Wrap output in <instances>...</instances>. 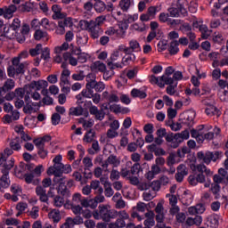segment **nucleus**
<instances>
[{
  "instance_id": "nucleus-54",
  "label": "nucleus",
  "mask_w": 228,
  "mask_h": 228,
  "mask_svg": "<svg viewBox=\"0 0 228 228\" xmlns=\"http://www.w3.org/2000/svg\"><path fill=\"white\" fill-rule=\"evenodd\" d=\"M141 169H142V166H140V164L138 163H135L132 166L130 169V174H132V175H136L137 174H140Z\"/></svg>"
},
{
  "instance_id": "nucleus-6",
  "label": "nucleus",
  "mask_w": 228,
  "mask_h": 228,
  "mask_svg": "<svg viewBox=\"0 0 228 228\" xmlns=\"http://www.w3.org/2000/svg\"><path fill=\"white\" fill-rule=\"evenodd\" d=\"M122 58V54H118V52H113L110 58L107 60V65L110 70L115 69H122V63L118 61Z\"/></svg>"
},
{
  "instance_id": "nucleus-41",
  "label": "nucleus",
  "mask_w": 228,
  "mask_h": 228,
  "mask_svg": "<svg viewBox=\"0 0 228 228\" xmlns=\"http://www.w3.org/2000/svg\"><path fill=\"white\" fill-rule=\"evenodd\" d=\"M106 20V18L104 16H99L95 19V20H91L88 21L89 24L96 25L98 28H101L102 24H104V21Z\"/></svg>"
},
{
  "instance_id": "nucleus-22",
  "label": "nucleus",
  "mask_w": 228,
  "mask_h": 228,
  "mask_svg": "<svg viewBox=\"0 0 228 228\" xmlns=\"http://www.w3.org/2000/svg\"><path fill=\"white\" fill-rule=\"evenodd\" d=\"M128 45V53H140V51H142L140 43H138L135 39L129 41Z\"/></svg>"
},
{
  "instance_id": "nucleus-45",
  "label": "nucleus",
  "mask_w": 228,
  "mask_h": 228,
  "mask_svg": "<svg viewBox=\"0 0 228 228\" xmlns=\"http://www.w3.org/2000/svg\"><path fill=\"white\" fill-rule=\"evenodd\" d=\"M69 49V43L64 42L61 46H56L54 48V52L56 53V54H61V53H63V51H67Z\"/></svg>"
},
{
  "instance_id": "nucleus-26",
  "label": "nucleus",
  "mask_w": 228,
  "mask_h": 228,
  "mask_svg": "<svg viewBox=\"0 0 228 228\" xmlns=\"http://www.w3.org/2000/svg\"><path fill=\"white\" fill-rule=\"evenodd\" d=\"M2 176H0V184L2 188H10L11 181H10V173L5 172L2 173Z\"/></svg>"
},
{
  "instance_id": "nucleus-32",
  "label": "nucleus",
  "mask_w": 228,
  "mask_h": 228,
  "mask_svg": "<svg viewBox=\"0 0 228 228\" xmlns=\"http://www.w3.org/2000/svg\"><path fill=\"white\" fill-rule=\"evenodd\" d=\"M48 216L51 220H53V224H58L60 220H61V215L58 210H53L48 214Z\"/></svg>"
},
{
  "instance_id": "nucleus-20",
  "label": "nucleus",
  "mask_w": 228,
  "mask_h": 228,
  "mask_svg": "<svg viewBox=\"0 0 228 228\" xmlns=\"http://www.w3.org/2000/svg\"><path fill=\"white\" fill-rule=\"evenodd\" d=\"M17 12V6L15 4H10L9 6H4V18L12 19L13 13Z\"/></svg>"
},
{
  "instance_id": "nucleus-49",
  "label": "nucleus",
  "mask_w": 228,
  "mask_h": 228,
  "mask_svg": "<svg viewBox=\"0 0 228 228\" xmlns=\"http://www.w3.org/2000/svg\"><path fill=\"white\" fill-rule=\"evenodd\" d=\"M117 218H119V220H123L124 222H126V220H129V214H127L126 210L117 211Z\"/></svg>"
},
{
  "instance_id": "nucleus-11",
  "label": "nucleus",
  "mask_w": 228,
  "mask_h": 228,
  "mask_svg": "<svg viewBox=\"0 0 228 228\" xmlns=\"http://www.w3.org/2000/svg\"><path fill=\"white\" fill-rule=\"evenodd\" d=\"M188 138H190V131H188V129H185L181 133L175 134L174 149H177V147H179V143H183V142H184V140H188Z\"/></svg>"
},
{
  "instance_id": "nucleus-31",
  "label": "nucleus",
  "mask_w": 228,
  "mask_h": 228,
  "mask_svg": "<svg viewBox=\"0 0 228 228\" xmlns=\"http://www.w3.org/2000/svg\"><path fill=\"white\" fill-rule=\"evenodd\" d=\"M92 70H98L99 72H106V64L103 62L97 61L94 62L93 66L91 67Z\"/></svg>"
},
{
  "instance_id": "nucleus-18",
  "label": "nucleus",
  "mask_w": 228,
  "mask_h": 228,
  "mask_svg": "<svg viewBox=\"0 0 228 228\" xmlns=\"http://www.w3.org/2000/svg\"><path fill=\"white\" fill-rule=\"evenodd\" d=\"M86 88H87V90H95V86L97 85V82L95 81V75H94V73H89L86 76Z\"/></svg>"
},
{
  "instance_id": "nucleus-44",
  "label": "nucleus",
  "mask_w": 228,
  "mask_h": 228,
  "mask_svg": "<svg viewBox=\"0 0 228 228\" xmlns=\"http://www.w3.org/2000/svg\"><path fill=\"white\" fill-rule=\"evenodd\" d=\"M59 26H63L64 28H72V19L71 18H65L63 20H60L58 22Z\"/></svg>"
},
{
  "instance_id": "nucleus-64",
  "label": "nucleus",
  "mask_w": 228,
  "mask_h": 228,
  "mask_svg": "<svg viewBox=\"0 0 228 228\" xmlns=\"http://www.w3.org/2000/svg\"><path fill=\"white\" fill-rule=\"evenodd\" d=\"M178 174H182L183 175H186L188 174V169L186 168V166L183 164H180L176 168Z\"/></svg>"
},
{
  "instance_id": "nucleus-24",
  "label": "nucleus",
  "mask_w": 228,
  "mask_h": 228,
  "mask_svg": "<svg viewBox=\"0 0 228 228\" xmlns=\"http://www.w3.org/2000/svg\"><path fill=\"white\" fill-rule=\"evenodd\" d=\"M205 113L208 117H214V115H217V117L220 116V110H218V108L212 104H207Z\"/></svg>"
},
{
  "instance_id": "nucleus-35",
  "label": "nucleus",
  "mask_w": 228,
  "mask_h": 228,
  "mask_svg": "<svg viewBox=\"0 0 228 228\" xmlns=\"http://www.w3.org/2000/svg\"><path fill=\"white\" fill-rule=\"evenodd\" d=\"M150 83H151V85H157L159 86V88H165V83L161 82V77H158L154 75H151L150 77Z\"/></svg>"
},
{
  "instance_id": "nucleus-59",
  "label": "nucleus",
  "mask_w": 228,
  "mask_h": 228,
  "mask_svg": "<svg viewBox=\"0 0 228 228\" xmlns=\"http://www.w3.org/2000/svg\"><path fill=\"white\" fill-rule=\"evenodd\" d=\"M80 94L84 95L86 99H92V97H94V90L88 89L86 87Z\"/></svg>"
},
{
  "instance_id": "nucleus-58",
  "label": "nucleus",
  "mask_w": 228,
  "mask_h": 228,
  "mask_svg": "<svg viewBox=\"0 0 228 228\" xmlns=\"http://www.w3.org/2000/svg\"><path fill=\"white\" fill-rule=\"evenodd\" d=\"M160 79L161 83H164L165 85H169V86L174 85V77H169L163 75L162 77H160Z\"/></svg>"
},
{
  "instance_id": "nucleus-63",
  "label": "nucleus",
  "mask_w": 228,
  "mask_h": 228,
  "mask_svg": "<svg viewBox=\"0 0 228 228\" xmlns=\"http://www.w3.org/2000/svg\"><path fill=\"white\" fill-rule=\"evenodd\" d=\"M39 8L43 12V13L47 14L49 12V6L45 1H42L39 3Z\"/></svg>"
},
{
  "instance_id": "nucleus-17",
  "label": "nucleus",
  "mask_w": 228,
  "mask_h": 228,
  "mask_svg": "<svg viewBox=\"0 0 228 228\" xmlns=\"http://www.w3.org/2000/svg\"><path fill=\"white\" fill-rule=\"evenodd\" d=\"M15 88V81L13 79H7L4 86L0 87V95L2 94H6L7 92H10V90H13Z\"/></svg>"
},
{
  "instance_id": "nucleus-25",
  "label": "nucleus",
  "mask_w": 228,
  "mask_h": 228,
  "mask_svg": "<svg viewBox=\"0 0 228 228\" xmlns=\"http://www.w3.org/2000/svg\"><path fill=\"white\" fill-rule=\"evenodd\" d=\"M58 193L62 195L64 198L70 197V190H69V187L65 184L64 182H61L59 184Z\"/></svg>"
},
{
  "instance_id": "nucleus-55",
  "label": "nucleus",
  "mask_w": 228,
  "mask_h": 228,
  "mask_svg": "<svg viewBox=\"0 0 228 228\" xmlns=\"http://www.w3.org/2000/svg\"><path fill=\"white\" fill-rule=\"evenodd\" d=\"M146 13L149 14L151 19H155L156 13H158V7L157 6L149 7Z\"/></svg>"
},
{
  "instance_id": "nucleus-56",
  "label": "nucleus",
  "mask_w": 228,
  "mask_h": 228,
  "mask_svg": "<svg viewBox=\"0 0 228 228\" xmlns=\"http://www.w3.org/2000/svg\"><path fill=\"white\" fill-rule=\"evenodd\" d=\"M48 83L45 80L36 81V90H42V88H47Z\"/></svg>"
},
{
  "instance_id": "nucleus-43",
  "label": "nucleus",
  "mask_w": 228,
  "mask_h": 228,
  "mask_svg": "<svg viewBox=\"0 0 228 228\" xmlns=\"http://www.w3.org/2000/svg\"><path fill=\"white\" fill-rule=\"evenodd\" d=\"M41 58L42 60H45V61H47L48 60H51V50L49 47H45L41 50Z\"/></svg>"
},
{
  "instance_id": "nucleus-52",
  "label": "nucleus",
  "mask_w": 228,
  "mask_h": 228,
  "mask_svg": "<svg viewBox=\"0 0 228 228\" xmlns=\"http://www.w3.org/2000/svg\"><path fill=\"white\" fill-rule=\"evenodd\" d=\"M109 110L113 113H122L124 111V110H122V107L118 104L110 105Z\"/></svg>"
},
{
  "instance_id": "nucleus-2",
  "label": "nucleus",
  "mask_w": 228,
  "mask_h": 228,
  "mask_svg": "<svg viewBox=\"0 0 228 228\" xmlns=\"http://www.w3.org/2000/svg\"><path fill=\"white\" fill-rule=\"evenodd\" d=\"M99 210H94L93 212V216L94 220H102V222H110L117 218V210L110 209L106 205L99 206Z\"/></svg>"
},
{
  "instance_id": "nucleus-14",
  "label": "nucleus",
  "mask_w": 228,
  "mask_h": 228,
  "mask_svg": "<svg viewBox=\"0 0 228 228\" xmlns=\"http://www.w3.org/2000/svg\"><path fill=\"white\" fill-rule=\"evenodd\" d=\"M52 12H53V14L52 15V19H53V20L65 19V17H67L66 13L61 12V7L58 4H53L52 6Z\"/></svg>"
},
{
  "instance_id": "nucleus-38",
  "label": "nucleus",
  "mask_w": 228,
  "mask_h": 228,
  "mask_svg": "<svg viewBox=\"0 0 228 228\" xmlns=\"http://www.w3.org/2000/svg\"><path fill=\"white\" fill-rule=\"evenodd\" d=\"M210 191H212L213 195H215V199H220V184L218 183H212Z\"/></svg>"
},
{
  "instance_id": "nucleus-48",
  "label": "nucleus",
  "mask_w": 228,
  "mask_h": 228,
  "mask_svg": "<svg viewBox=\"0 0 228 228\" xmlns=\"http://www.w3.org/2000/svg\"><path fill=\"white\" fill-rule=\"evenodd\" d=\"M76 99L77 106H81V104H84V106H88V104H86L88 101H85L86 97H85L81 93L76 96Z\"/></svg>"
},
{
  "instance_id": "nucleus-5",
  "label": "nucleus",
  "mask_w": 228,
  "mask_h": 228,
  "mask_svg": "<svg viewBox=\"0 0 228 228\" xmlns=\"http://www.w3.org/2000/svg\"><path fill=\"white\" fill-rule=\"evenodd\" d=\"M224 156V152L222 151H199L197 153V158L200 159V161H203L205 165H209L212 161L216 163V161H218Z\"/></svg>"
},
{
  "instance_id": "nucleus-15",
  "label": "nucleus",
  "mask_w": 228,
  "mask_h": 228,
  "mask_svg": "<svg viewBox=\"0 0 228 228\" xmlns=\"http://www.w3.org/2000/svg\"><path fill=\"white\" fill-rule=\"evenodd\" d=\"M36 194L37 197H39V200L41 202H48L49 198L47 196V191L45 188L42 187V185H39L36 188Z\"/></svg>"
},
{
  "instance_id": "nucleus-13",
  "label": "nucleus",
  "mask_w": 228,
  "mask_h": 228,
  "mask_svg": "<svg viewBox=\"0 0 228 228\" xmlns=\"http://www.w3.org/2000/svg\"><path fill=\"white\" fill-rule=\"evenodd\" d=\"M94 8L97 13H102L105 10L107 12H111L113 10V4L111 3H109L107 5L104 2L102 1H95L94 4Z\"/></svg>"
},
{
  "instance_id": "nucleus-16",
  "label": "nucleus",
  "mask_w": 228,
  "mask_h": 228,
  "mask_svg": "<svg viewBox=\"0 0 228 228\" xmlns=\"http://www.w3.org/2000/svg\"><path fill=\"white\" fill-rule=\"evenodd\" d=\"M126 55L122 57L121 65L127 66L129 63H134L136 61V55L133 52H127Z\"/></svg>"
},
{
  "instance_id": "nucleus-40",
  "label": "nucleus",
  "mask_w": 228,
  "mask_h": 228,
  "mask_svg": "<svg viewBox=\"0 0 228 228\" xmlns=\"http://www.w3.org/2000/svg\"><path fill=\"white\" fill-rule=\"evenodd\" d=\"M47 37H48L47 32L42 29H37L34 33L35 40H42V38H47Z\"/></svg>"
},
{
  "instance_id": "nucleus-50",
  "label": "nucleus",
  "mask_w": 228,
  "mask_h": 228,
  "mask_svg": "<svg viewBox=\"0 0 228 228\" xmlns=\"http://www.w3.org/2000/svg\"><path fill=\"white\" fill-rule=\"evenodd\" d=\"M74 81H83L85 79V71L80 70L78 73H75L71 76Z\"/></svg>"
},
{
  "instance_id": "nucleus-28",
  "label": "nucleus",
  "mask_w": 228,
  "mask_h": 228,
  "mask_svg": "<svg viewBox=\"0 0 228 228\" xmlns=\"http://www.w3.org/2000/svg\"><path fill=\"white\" fill-rule=\"evenodd\" d=\"M168 53L171 56H175L179 53V42L177 40H173L168 46Z\"/></svg>"
},
{
  "instance_id": "nucleus-7",
  "label": "nucleus",
  "mask_w": 228,
  "mask_h": 228,
  "mask_svg": "<svg viewBox=\"0 0 228 228\" xmlns=\"http://www.w3.org/2000/svg\"><path fill=\"white\" fill-rule=\"evenodd\" d=\"M26 72V64L20 63L18 66H9L7 68V75L9 77H15V76H22Z\"/></svg>"
},
{
  "instance_id": "nucleus-9",
  "label": "nucleus",
  "mask_w": 228,
  "mask_h": 228,
  "mask_svg": "<svg viewBox=\"0 0 228 228\" xmlns=\"http://www.w3.org/2000/svg\"><path fill=\"white\" fill-rule=\"evenodd\" d=\"M86 104H87V106L89 107V113L91 115H94L96 120H104L106 113L102 109L99 110L97 106L93 105L92 101L86 102Z\"/></svg>"
},
{
  "instance_id": "nucleus-42",
  "label": "nucleus",
  "mask_w": 228,
  "mask_h": 228,
  "mask_svg": "<svg viewBox=\"0 0 228 228\" xmlns=\"http://www.w3.org/2000/svg\"><path fill=\"white\" fill-rule=\"evenodd\" d=\"M28 53L30 56H38L42 53V44H37L35 48L29 49Z\"/></svg>"
},
{
  "instance_id": "nucleus-36",
  "label": "nucleus",
  "mask_w": 228,
  "mask_h": 228,
  "mask_svg": "<svg viewBox=\"0 0 228 228\" xmlns=\"http://www.w3.org/2000/svg\"><path fill=\"white\" fill-rule=\"evenodd\" d=\"M131 95L134 98L139 97V99H145L147 97V94L140 89H133L131 91Z\"/></svg>"
},
{
  "instance_id": "nucleus-61",
  "label": "nucleus",
  "mask_w": 228,
  "mask_h": 228,
  "mask_svg": "<svg viewBox=\"0 0 228 228\" xmlns=\"http://www.w3.org/2000/svg\"><path fill=\"white\" fill-rule=\"evenodd\" d=\"M33 105L31 103H26L25 106H23V113L26 115H31L33 113Z\"/></svg>"
},
{
  "instance_id": "nucleus-3",
  "label": "nucleus",
  "mask_w": 228,
  "mask_h": 228,
  "mask_svg": "<svg viewBox=\"0 0 228 228\" xmlns=\"http://www.w3.org/2000/svg\"><path fill=\"white\" fill-rule=\"evenodd\" d=\"M79 26L82 29H86V31H88L93 40H97V38H99V37H101L104 33L102 28L97 25H94L92 23H88V20H80Z\"/></svg>"
},
{
  "instance_id": "nucleus-29",
  "label": "nucleus",
  "mask_w": 228,
  "mask_h": 228,
  "mask_svg": "<svg viewBox=\"0 0 228 228\" xmlns=\"http://www.w3.org/2000/svg\"><path fill=\"white\" fill-rule=\"evenodd\" d=\"M21 142L22 141H20V137L17 136L11 140V142L9 145L12 151H20V149H22V146H20Z\"/></svg>"
},
{
  "instance_id": "nucleus-47",
  "label": "nucleus",
  "mask_w": 228,
  "mask_h": 228,
  "mask_svg": "<svg viewBox=\"0 0 228 228\" xmlns=\"http://www.w3.org/2000/svg\"><path fill=\"white\" fill-rule=\"evenodd\" d=\"M137 188L141 191H145V190H149V188H151V182L149 181L139 182V185H137Z\"/></svg>"
},
{
  "instance_id": "nucleus-19",
  "label": "nucleus",
  "mask_w": 228,
  "mask_h": 228,
  "mask_svg": "<svg viewBox=\"0 0 228 228\" xmlns=\"http://www.w3.org/2000/svg\"><path fill=\"white\" fill-rule=\"evenodd\" d=\"M40 26L46 29V31H54V29H56V23L49 21L47 18H43L40 20Z\"/></svg>"
},
{
  "instance_id": "nucleus-57",
  "label": "nucleus",
  "mask_w": 228,
  "mask_h": 228,
  "mask_svg": "<svg viewBox=\"0 0 228 228\" xmlns=\"http://www.w3.org/2000/svg\"><path fill=\"white\" fill-rule=\"evenodd\" d=\"M61 120V116L59 113H53L52 115V124L53 126H58Z\"/></svg>"
},
{
  "instance_id": "nucleus-1",
  "label": "nucleus",
  "mask_w": 228,
  "mask_h": 228,
  "mask_svg": "<svg viewBox=\"0 0 228 228\" xmlns=\"http://www.w3.org/2000/svg\"><path fill=\"white\" fill-rule=\"evenodd\" d=\"M20 167L29 172L24 175L25 183H27V184H34L37 186V184L40 183V179H35V177H40L42 175V172H44L43 165H38L35 167V164L20 162Z\"/></svg>"
},
{
  "instance_id": "nucleus-62",
  "label": "nucleus",
  "mask_w": 228,
  "mask_h": 228,
  "mask_svg": "<svg viewBox=\"0 0 228 228\" xmlns=\"http://www.w3.org/2000/svg\"><path fill=\"white\" fill-rule=\"evenodd\" d=\"M10 26L12 31H17L20 28V20L19 18L14 19Z\"/></svg>"
},
{
  "instance_id": "nucleus-33",
  "label": "nucleus",
  "mask_w": 228,
  "mask_h": 228,
  "mask_svg": "<svg viewBox=\"0 0 228 228\" xmlns=\"http://www.w3.org/2000/svg\"><path fill=\"white\" fill-rule=\"evenodd\" d=\"M63 168H65V165H63L61 162H59L57 164H53V167H50L48 168V173L58 172L59 174H61Z\"/></svg>"
},
{
  "instance_id": "nucleus-23",
  "label": "nucleus",
  "mask_w": 228,
  "mask_h": 228,
  "mask_svg": "<svg viewBox=\"0 0 228 228\" xmlns=\"http://www.w3.org/2000/svg\"><path fill=\"white\" fill-rule=\"evenodd\" d=\"M83 113H85V109L81 105L71 107L69 111V115L72 117H81Z\"/></svg>"
},
{
  "instance_id": "nucleus-10",
  "label": "nucleus",
  "mask_w": 228,
  "mask_h": 228,
  "mask_svg": "<svg viewBox=\"0 0 228 228\" xmlns=\"http://www.w3.org/2000/svg\"><path fill=\"white\" fill-rule=\"evenodd\" d=\"M100 165L101 167H102L105 172H108L109 165H113V167H118V165H120V159H118V158H117V156L115 155H110L106 160H101Z\"/></svg>"
},
{
  "instance_id": "nucleus-21",
  "label": "nucleus",
  "mask_w": 228,
  "mask_h": 228,
  "mask_svg": "<svg viewBox=\"0 0 228 228\" xmlns=\"http://www.w3.org/2000/svg\"><path fill=\"white\" fill-rule=\"evenodd\" d=\"M101 182L104 186L105 197H113V193H115V191H113V188H111V183L108 182V180L104 181V178H101Z\"/></svg>"
},
{
  "instance_id": "nucleus-37",
  "label": "nucleus",
  "mask_w": 228,
  "mask_h": 228,
  "mask_svg": "<svg viewBox=\"0 0 228 228\" xmlns=\"http://www.w3.org/2000/svg\"><path fill=\"white\" fill-rule=\"evenodd\" d=\"M126 227V221L118 218L114 223L109 224V228H124Z\"/></svg>"
},
{
  "instance_id": "nucleus-4",
  "label": "nucleus",
  "mask_w": 228,
  "mask_h": 228,
  "mask_svg": "<svg viewBox=\"0 0 228 228\" xmlns=\"http://www.w3.org/2000/svg\"><path fill=\"white\" fill-rule=\"evenodd\" d=\"M186 6H188V0H177L175 6L168 9L170 17H187Z\"/></svg>"
},
{
  "instance_id": "nucleus-12",
  "label": "nucleus",
  "mask_w": 228,
  "mask_h": 228,
  "mask_svg": "<svg viewBox=\"0 0 228 228\" xmlns=\"http://www.w3.org/2000/svg\"><path fill=\"white\" fill-rule=\"evenodd\" d=\"M102 99L103 101H107L108 104H113V102H119L120 101L118 94H117V92L115 91H111L110 93L108 91L103 92Z\"/></svg>"
},
{
  "instance_id": "nucleus-27",
  "label": "nucleus",
  "mask_w": 228,
  "mask_h": 228,
  "mask_svg": "<svg viewBox=\"0 0 228 228\" xmlns=\"http://www.w3.org/2000/svg\"><path fill=\"white\" fill-rule=\"evenodd\" d=\"M83 163H84V166L86 167L85 172H84L85 177L86 179H90V177H92V173L89 172L88 175H86V168H91V167H94V163H92V159L88 157H85L83 159Z\"/></svg>"
},
{
  "instance_id": "nucleus-30",
  "label": "nucleus",
  "mask_w": 228,
  "mask_h": 228,
  "mask_svg": "<svg viewBox=\"0 0 228 228\" xmlns=\"http://www.w3.org/2000/svg\"><path fill=\"white\" fill-rule=\"evenodd\" d=\"M94 138H95V131L90 129L84 135L83 141L86 142V143H92V142L95 141L94 140Z\"/></svg>"
},
{
  "instance_id": "nucleus-34",
  "label": "nucleus",
  "mask_w": 228,
  "mask_h": 228,
  "mask_svg": "<svg viewBox=\"0 0 228 228\" xmlns=\"http://www.w3.org/2000/svg\"><path fill=\"white\" fill-rule=\"evenodd\" d=\"M131 0H120L118 3V8L122 10V12H128L129 8H131Z\"/></svg>"
},
{
  "instance_id": "nucleus-39",
  "label": "nucleus",
  "mask_w": 228,
  "mask_h": 228,
  "mask_svg": "<svg viewBox=\"0 0 228 228\" xmlns=\"http://www.w3.org/2000/svg\"><path fill=\"white\" fill-rule=\"evenodd\" d=\"M48 174H52L53 175H54L53 177V183H55V184H61V183H63V181H65V177L63 176V174L59 173V172H53V173H48Z\"/></svg>"
},
{
  "instance_id": "nucleus-51",
  "label": "nucleus",
  "mask_w": 228,
  "mask_h": 228,
  "mask_svg": "<svg viewBox=\"0 0 228 228\" xmlns=\"http://www.w3.org/2000/svg\"><path fill=\"white\" fill-rule=\"evenodd\" d=\"M175 153H170L169 156L167 159V167H172L173 165H175V158H176Z\"/></svg>"
},
{
  "instance_id": "nucleus-53",
  "label": "nucleus",
  "mask_w": 228,
  "mask_h": 228,
  "mask_svg": "<svg viewBox=\"0 0 228 228\" xmlns=\"http://www.w3.org/2000/svg\"><path fill=\"white\" fill-rule=\"evenodd\" d=\"M81 193L77 192L73 195L71 206H77L79 205V202L81 203Z\"/></svg>"
},
{
  "instance_id": "nucleus-8",
  "label": "nucleus",
  "mask_w": 228,
  "mask_h": 228,
  "mask_svg": "<svg viewBox=\"0 0 228 228\" xmlns=\"http://www.w3.org/2000/svg\"><path fill=\"white\" fill-rule=\"evenodd\" d=\"M0 164L2 167V173L7 172V174H10V169L13 168L15 165V159L12 158L11 159H8V157L2 153L0 158Z\"/></svg>"
},
{
  "instance_id": "nucleus-60",
  "label": "nucleus",
  "mask_w": 228,
  "mask_h": 228,
  "mask_svg": "<svg viewBox=\"0 0 228 228\" xmlns=\"http://www.w3.org/2000/svg\"><path fill=\"white\" fill-rule=\"evenodd\" d=\"M124 20L128 23L131 24L134 22V20H138V14H134V15H126Z\"/></svg>"
},
{
  "instance_id": "nucleus-46",
  "label": "nucleus",
  "mask_w": 228,
  "mask_h": 228,
  "mask_svg": "<svg viewBox=\"0 0 228 228\" xmlns=\"http://www.w3.org/2000/svg\"><path fill=\"white\" fill-rule=\"evenodd\" d=\"M69 220L71 221V225L74 227V225H81L83 224V217L81 216H77L74 218L68 217Z\"/></svg>"
}]
</instances>
